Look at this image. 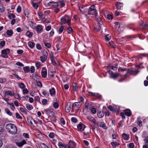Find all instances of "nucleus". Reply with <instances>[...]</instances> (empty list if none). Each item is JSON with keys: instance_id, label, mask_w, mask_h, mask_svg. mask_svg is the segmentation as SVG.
I'll return each instance as SVG.
<instances>
[{"instance_id": "ea45409f", "label": "nucleus", "mask_w": 148, "mask_h": 148, "mask_svg": "<svg viewBox=\"0 0 148 148\" xmlns=\"http://www.w3.org/2000/svg\"><path fill=\"white\" fill-rule=\"evenodd\" d=\"M32 3L33 6L35 9H37L38 8V3L32 2Z\"/></svg>"}, {"instance_id": "0eeeda50", "label": "nucleus", "mask_w": 148, "mask_h": 148, "mask_svg": "<svg viewBox=\"0 0 148 148\" xmlns=\"http://www.w3.org/2000/svg\"><path fill=\"white\" fill-rule=\"evenodd\" d=\"M77 127L80 131L82 132L84 131V129L86 127V126L83 123H81L77 125Z\"/></svg>"}, {"instance_id": "bb28decb", "label": "nucleus", "mask_w": 148, "mask_h": 148, "mask_svg": "<svg viewBox=\"0 0 148 148\" xmlns=\"http://www.w3.org/2000/svg\"><path fill=\"white\" fill-rule=\"evenodd\" d=\"M26 143V141L24 140H23L21 142L18 143V145L19 147H21L22 146L24 145Z\"/></svg>"}, {"instance_id": "6e6d98bb", "label": "nucleus", "mask_w": 148, "mask_h": 148, "mask_svg": "<svg viewBox=\"0 0 148 148\" xmlns=\"http://www.w3.org/2000/svg\"><path fill=\"white\" fill-rule=\"evenodd\" d=\"M49 137L51 138H53L54 136V134L53 132H51L49 135Z\"/></svg>"}, {"instance_id": "8fccbe9b", "label": "nucleus", "mask_w": 148, "mask_h": 148, "mask_svg": "<svg viewBox=\"0 0 148 148\" xmlns=\"http://www.w3.org/2000/svg\"><path fill=\"white\" fill-rule=\"evenodd\" d=\"M15 115L16 116V118L17 119H22V117L19 115V114L18 113H16Z\"/></svg>"}, {"instance_id": "c03bdc74", "label": "nucleus", "mask_w": 148, "mask_h": 148, "mask_svg": "<svg viewBox=\"0 0 148 148\" xmlns=\"http://www.w3.org/2000/svg\"><path fill=\"white\" fill-rule=\"evenodd\" d=\"M15 16L13 14H10L8 16V18L10 19L15 18Z\"/></svg>"}, {"instance_id": "338daca9", "label": "nucleus", "mask_w": 148, "mask_h": 148, "mask_svg": "<svg viewBox=\"0 0 148 148\" xmlns=\"http://www.w3.org/2000/svg\"><path fill=\"white\" fill-rule=\"evenodd\" d=\"M16 64L17 66H24V65L22 63L20 62H17L16 63Z\"/></svg>"}, {"instance_id": "09e8293b", "label": "nucleus", "mask_w": 148, "mask_h": 148, "mask_svg": "<svg viewBox=\"0 0 148 148\" xmlns=\"http://www.w3.org/2000/svg\"><path fill=\"white\" fill-rule=\"evenodd\" d=\"M51 117H52L50 119L51 121L53 122H55L56 121V118L55 115L54 116H52Z\"/></svg>"}, {"instance_id": "9d476101", "label": "nucleus", "mask_w": 148, "mask_h": 148, "mask_svg": "<svg viewBox=\"0 0 148 148\" xmlns=\"http://www.w3.org/2000/svg\"><path fill=\"white\" fill-rule=\"evenodd\" d=\"M28 122L31 125L34 126V123L36 124L35 121L34 120L32 117L29 116L27 118Z\"/></svg>"}, {"instance_id": "6ab92c4d", "label": "nucleus", "mask_w": 148, "mask_h": 148, "mask_svg": "<svg viewBox=\"0 0 148 148\" xmlns=\"http://www.w3.org/2000/svg\"><path fill=\"white\" fill-rule=\"evenodd\" d=\"M58 145L59 148H67L66 146L62 142H59Z\"/></svg>"}, {"instance_id": "f3484780", "label": "nucleus", "mask_w": 148, "mask_h": 148, "mask_svg": "<svg viewBox=\"0 0 148 148\" xmlns=\"http://www.w3.org/2000/svg\"><path fill=\"white\" fill-rule=\"evenodd\" d=\"M81 104V102H74L73 104L72 105L73 107L79 108Z\"/></svg>"}, {"instance_id": "aec40b11", "label": "nucleus", "mask_w": 148, "mask_h": 148, "mask_svg": "<svg viewBox=\"0 0 148 148\" xmlns=\"http://www.w3.org/2000/svg\"><path fill=\"white\" fill-rule=\"evenodd\" d=\"M70 103V102H68L67 104V106L65 108L66 111L67 113L69 112L71 110L70 107H69Z\"/></svg>"}, {"instance_id": "4d7b16f0", "label": "nucleus", "mask_w": 148, "mask_h": 148, "mask_svg": "<svg viewBox=\"0 0 148 148\" xmlns=\"http://www.w3.org/2000/svg\"><path fill=\"white\" fill-rule=\"evenodd\" d=\"M64 28L62 26H61L60 27L59 30V34H61Z\"/></svg>"}, {"instance_id": "a18cd8bd", "label": "nucleus", "mask_w": 148, "mask_h": 148, "mask_svg": "<svg viewBox=\"0 0 148 148\" xmlns=\"http://www.w3.org/2000/svg\"><path fill=\"white\" fill-rule=\"evenodd\" d=\"M53 54L52 53V56L51 57V61L52 63L53 64V65H55L56 63V62L53 58Z\"/></svg>"}, {"instance_id": "c756f323", "label": "nucleus", "mask_w": 148, "mask_h": 148, "mask_svg": "<svg viewBox=\"0 0 148 148\" xmlns=\"http://www.w3.org/2000/svg\"><path fill=\"white\" fill-rule=\"evenodd\" d=\"M6 34L9 36H11L12 35L13 32L11 30H7L6 32Z\"/></svg>"}, {"instance_id": "e433bc0d", "label": "nucleus", "mask_w": 148, "mask_h": 148, "mask_svg": "<svg viewBox=\"0 0 148 148\" xmlns=\"http://www.w3.org/2000/svg\"><path fill=\"white\" fill-rule=\"evenodd\" d=\"M5 42L4 40H3L0 42V48H2L5 45Z\"/></svg>"}, {"instance_id": "4be33fe9", "label": "nucleus", "mask_w": 148, "mask_h": 148, "mask_svg": "<svg viewBox=\"0 0 148 148\" xmlns=\"http://www.w3.org/2000/svg\"><path fill=\"white\" fill-rule=\"evenodd\" d=\"M5 95H9L11 96H13L14 95V92L10 90H9L6 91L5 92Z\"/></svg>"}, {"instance_id": "680f3d73", "label": "nucleus", "mask_w": 148, "mask_h": 148, "mask_svg": "<svg viewBox=\"0 0 148 148\" xmlns=\"http://www.w3.org/2000/svg\"><path fill=\"white\" fill-rule=\"evenodd\" d=\"M111 38V36H109L108 34L106 35L105 36V38L107 40H109Z\"/></svg>"}, {"instance_id": "c9c22d12", "label": "nucleus", "mask_w": 148, "mask_h": 148, "mask_svg": "<svg viewBox=\"0 0 148 148\" xmlns=\"http://www.w3.org/2000/svg\"><path fill=\"white\" fill-rule=\"evenodd\" d=\"M8 104L10 106V108L13 110L14 109V106L13 103H9L8 102Z\"/></svg>"}, {"instance_id": "f8f14e48", "label": "nucleus", "mask_w": 148, "mask_h": 148, "mask_svg": "<svg viewBox=\"0 0 148 148\" xmlns=\"http://www.w3.org/2000/svg\"><path fill=\"white\" fill-rule=\"evenodd\" d=\"M97 124L98 126L101 127L104 129H106L107 128L106 124L103 122H98Z\"/></svg>"}, {"instance_id": "393cba45", "label": "nucleus", "mask_w": 148, "mask_h": 148, "mask_svg": "<svg viewBox=\"0 0 148 148\" xmlns=\"http://www.w3.org/2000/svg\"><path fill=\"white\" fill-rule=\"evenodd\" d=\"M28 45L30 48H33L34 47L35 44L33 42L29 41L28 42Z\"/></svg>"}, {"instance_id": "5701e85b", "label": "nucleus", "mask_w": 148, "mask_h": 148, "mask_svg": "<svg viewBox=\"0 0 148 148\" xmlns=\"http://www.w3.org/2000/svg\"><path fill=\"white\" fill-rule=\"evenodd\" d=\"M137 124L138 125L140 126H141L142 125V123L141 120V118L140 117H138L137 120Z\"/></svg>"}, {"instance_id": "72a5a7b5", "label": "nucleus", "mask_w": 148, "mask_h": 148, "mask_svg": "<svg viewBox=\"0 0 148 148\" xmlns=\"http://www.w3.org/2000/svg\"><path fill=\"white\" fill-rule=\"evenodd\" d=\"M26 107L29 110H31L33 108V107L32 106L27 104L26 105Z\"/></svg>"}, {"instance_id": "f257e3e1", "label": "nucleus", "mask_w": 148, "mask_h": 148, "mask_svg": "<svg viewBox=\"0 0 148 148\" xmlns=\"http://www.w3.org/2000/svg\"><path fill=\"white\" fill-rule=\"evenodd\" d=\"M97 11L94 5H91L89 8V9L88 10L87 14L89 15H95L96 20L98 23V28L95 29V30L98 32L100 31L101 27L103 26V22L101 19V17L99 14V15H97Z\"/></svg>"}, {"instance_id": "4468645a", "label": "nucleus", "mask_w": 148, "mask_h": 148, "mask_svg": "<svg viewBox=\"0 0 148 148\" xmlns=\"http://www.w3.org/2000/svg\"><path fill=\"white\" fill-rule=\"evenodd\" d=\"M41 75L42 77L45 78L47 76V71L45 69H43L41 71Z\"/></svg>"}, {"instance_id": "1a4fd4ad", "label": "nucleus", "mask_w": 148, "mask_h": 148, "mask_svg": "<svg viewBox=\"0 0 148 148\" xmlns=\"http://www.w3.org/2000/svg\"><path fill=\"white\" fill-rule=\"evenodd\" d=\"M80 12L83 14L86 15L87 13L88 9L86 8V6L82 7L79 8Z\"/></svg>"}, {"instance_id": "774afa93", "label": "nucleus", "mask_w": 148, "mask_h": 148, "mask_svg": "<svg viewBox=\"0 0 148 148\" xmlns=\"http://www.w3.org/2000/svg\"><path fill=\"white\" fill-rule=\"evenodd\" d=\"M23 135V136L25 138H28L29 137V135L28 134L26 133H24Z\"/></svg>"}, {"instance_id": "dca6fc26", "label": "nucleus", "mask_w": 148, "mask_h": 148, "mask_svg": "<svg viewBox=\"0 0 148 148\" xmlns=\"http://www.w3.org/2000/svg\"><path fill=\"white\" fill-rule=\"evenodd\" d=\"M116 5L117 8L118 9L121 10L123 9V5L120 2H118L116 3Z\"/></svg>"}, {"instance_id": "a211bd4d", "label": "nucleus", "mask_w": 148, "mask_h": 148, "mask_svg": "<svg viewBox=\"0 0 148 148\" xmlns=\"http://www.w3.org/2000/svg\"><path fill=\"white\" fill-rule=\"evenodd\" d=\"M139 72V71L137 70H130V75H136Z\"/></svg>"}, {"instance_id": "49530a36", "label": "nucleus", "mask_w": 148, "mask_h": 148, "mask_svg": "<svg viewBox=\"0 0 148 148\" xmlns=\"http://www.w3.org/2000/svg\"><path fill=\"white\" fill-rule=\"evenodd\" d=\"M125 114L128 116H130V110H125L124 112Z\"/></svg>"}, {"instance_id": "69168bd1", "label": "nucleus", "mask_w": 148, "mask_h": 148, "mask_svg": "<svg viewBox=\"0 0 148 148\" xmlns=\"http://www.w3.org/2000/svg\"><path fill=\"white\" fill-rule=\"evenodd\" d=\"M4 7L2 6H0V12H4Z\"/></svg>"}, {"instance_id": "37998d69", "label": "nucleus", "mask_w": 148, "mask_h": 148, "mask_svg": "<svg viewBox=\"0 0 148 148\" xmlns=\"http://www.w3.org/2000/svg\"><path fill=\"white\" fill-rule=\"evenodd\" d=\"M6 79L4 78H0V83H4L6 82Z\"/></svg>"}, {"instance_id": "bf43d9fd", "label": "nucleus", "mask_w": 148, "mask_h": 148, "mask_svg": "<svg viewBox=\"0 0 148 148\" xmlns=\"http://www.w3.org/2000/svg\"><path fill=\"white\" fill-rule=\"evenodd\" d=\"M21 7L20 6H18L17 8L16 11L18 13H20L21 12Z\"/></svg>"}, {"instance_id": "4c0bfd02", "label": "nucleus", "mask_w": 148, "mask_h": 148, "mask_svg": "<svg viewBox=\"0 0 148 148\" xmlns=\"http://www.w3.org/2000/svg\"><path fill=\"white\" fill-rule=\"evenodd\" d=\"M53 105L55 109H57L59 107V104L58 102H53Z\"/></svg>"}, {"instance_id": "6e6552de", "label": "nucleus", "mask_w": 148, "mask_h": 148, "mask_svg": "<svg viewBox=\"0 0 148 148\" xmlns=\"http://www.w3.org/2000/svg\"><path fill=\"white\" fill-rule=\"evenodd\" d=\"M68 148H75L76 145L75 142L72 141H70L69 144L67 145Z\"/></svg>"}, {"instance_id": "20e7f679", "label": "nucleus", "mask_w": 148, "mask_h": 148, "mask_svg": "<svg viewBox=\"0 0 148 148\" xmlns=\"http://www.w3.org/2000/svg\"><path fill=\"white\" fill-rule=\"evenodd\" d=\"M10 53V50L8 49L3 50L1 51V56L3 58H8V54Z\"/></svg>"}, {"instance_id": "e2e57ef3", "label": "nucleus", "mask_w": 148, "mask_h": 148, "mask_svg": "<svg viewBox=\"0 0 148 148\" xmlns=\"http://www.w3.org/2000/svg\"><path fill=\"white\" fill-rule=\"evenodd\" d=\"M91 111L93 114H95L96 112V110L95 108H92L91 109Z\"/></svg>"}, {"instance_id": "13d9d810", "label": "nucleus", "mask_w": 148, "mask_h": 148, "mask_svg": "<svg viewBox=\"0 0 148 148\" xmlns=\"http://www.w3.org/2000/svg\"><path fill=\"white\" fill-rule=\"evenodd\" d=\"M44 45L45 47L48 48H49L51 47V45L49 43H44Z\"/></svg>"}, {"instance_id": "9b49d317", "label": "nucleus", "mask_w": 148, "mask_h": 148, "mask_svg": "<svg viewBox=\"0 0 148 148\" xmlns=\"http://www.w3.org/2000/svg\"><path fill=\"white\" fill-rule=\"evenodd\" d=\"M48 5L49 6L53 7L54 8H56L58 6V4L57 2L51 1L49 2Z\"/></svg>"}, {"instance_id": "a878e982", "label": "nucleus", "mask_w": 148, "mask_h": 148, "mask_svg": "<svg viewBox=\"0 0 148 148\" xmlns=\"http://www.w3.org/2000/svg\"><path fill=\"white\" fill-rule=\"evenodd\" d=\"M98 116L99 118H101L104 116V113L103 112L99 111L97 113Z\"/></svg>"}, {"instance_id": "603ef678", "label": "nucleus", "mask_w": 148, "mask_h": 148, "mask_svg": "<svg viewBox=\"0 0 148 148\" xmlns=\"http://www.w3.org/2000/svg\"><path fill=\"white\" fill-rule=\"evenodd\" d=\"M19 86L20 88L22 89H23L25 87L24 84L22 83H20L19 84Z\"/></svg>"}, {"instance_id": "0e129e2a", "label": "nucleus", "mask_w": 148, "mask_h": 148, "mask_svg": "<svg viewBox=\"0 0 148 148\" xmlns=\"http://www.w3.org/2000/svg\"><path fill=\"white\" fill-rule=\"evenodd\" d=\"M105 114L106 116H110V113L109 111H108L105 112Z\"/></svg>"}, {"instance_id": "2eb2a0df", "label": "nucleus", "mask_w": 148, "mask_h": 148, "mask_svg": "<svg viewBox=\"0 0 148 148\" xmlns=\"http://www.w3.org/2000/svg\"><path fill=\"white\" fill-rule=\"evenodd\" d=\"M87 119L90 121L95 124H96V120L93 117L90 116H87Z\"/></svg>"}, {"instance_id": "052dcab7", "label": "nucleus", "mask_w": 148, "mask_h": 148, "mask_svg": "<svg viewBox=\"0 0 148 148\" xmlns=\"http://www.w3.org/2000/svg\"><path fill=\"white\" fill-rule=\"evenodd\" d=\"M59 3H60V6L63 7L65 5L63 1H59Z\"/></svg>"}, {"instance_id": "7ed1b4c3", "label": "nucleus", "mask_w": 148, "mask_h": 148, "mask_svg": "<svg viewBox=\"0 0 148 148\" xmlns=\"http://www.w3.org/2000/svg\"><path fill=\"white\" fill-rule=\"evenodd\" d=\"M44 111L48 116L51 117L55 115V111L53 109H45Z\"/></svg>"}, {"instance_id": "a19ab883", "label": "nucleus", "mask_w": 148, "mask_h": 148, "mask_svg": "<svg viewBox=\"0 0 148 148\" xmlns=\"http://www.w3.org/2000/svg\"><path fill=\"white\" fill-rule=\"evenodd\" d=\"M23 70L25 73H27L29 71V68L28 66L24 67L23 68Z\"/></svg>"}, {"instance_id": "39448f33", "label": "nucleus", "mask_w": 148, "mask_h": 148, "mask_svg": "<svg viewBox=\"0 0 148 148\" xmlns=\"http://www.w3.org/2000/svg\"><path fill=\"white\" fill-rule=\"evenodd\" d=\"M114 24L116 27L119 29L121 31H123L124 30V25L122 23L116 22Z\"/></svg>"}, {"instance_id": "5fc2aeb1", "label": "nucleus", "mask_w": 148, "mask_h": 148, "mask_svg": "<svg viewBox=\"0 0 148 148\" xmlns=\"http://www.w3.org/2000/svg\"><path fill=\"white\" fill-rule=\"evenodd\" d=\"M106 16H107L108 19L109 20H111L112 18V16L111 14H107Z\"/></svg>"}, {"instance_id": "423d86ee", "label": "nucleus", "mask_w": 148, "mask_h": 148, "mask_svg": "<svg viewBox=\"0 0 148 148\" xmlns=\"http://www.w3.org/2000/svg\"><path fill=\"white\" fill-rule=\"evenodd\" d=\"M44 53L43 56H41L40 57L41 61L42 63L44 62L46 60L48 55V53L47 51H45L44 52Z\"/></svg>"}, {"instance_id": "cd10ccee", "label": "nucleus", "mask_w": 148, "mask_h": 148, "mask_svg": "<svg viewBox=\"0 0 148 148\" xmlns=\"http://www.w3.org/2000/svg\"><path fill=\"white\" fill-rule=\"evenodd\" d=\"M40 148H49L45 144L41 143L39 145Z\"/></svg>"}, {"instance_id": "412c9836", "label": "nucleus", "mask_w": 148, "mask_h": 148, "mask_svg": "<svg viewBox=\"0 0 148 148\" xmlns=\"http://www.w3.org/2000/svg\"><path fill=\"white\" fill-rule=\"evenodd\" d=\"M119 73H116L114 74L112 76H110V77L114 79H116L120 76Z\"/></svg>"}, {"instance_id": "79ce46f5", "label": "nucleus", "mask_w": 148, "mask_h": 148, "mask_svg": "<svg viewBox=\"0 0 148 148\" xmlns=\"http://www.w3.org/2000/svg\"><path fill=\"white\" fill-rule=\"evenodd\" d=\"M33 33L29 31H27L26 33V36L28 37H30L32 36Z\"/></svg>"}, {"instance_id": "473e14b6", "label": "nucleus", "mask_w": 148, "mask_h": 148, "mask_svg": "<svg viewBox=\"0 0 148 148\" xmlns=\"http://www.w3.org/2000/svg\"><path fill=\"white\" fill-rule=\"evenodd\" d=\"M51 95H54L55 93V91L54 88H52L49 91Z\"/></svg>"}, {"instance_id": "7c9ffc66", "label": "nucleus", "mask_w": 148, "mask_h": 148, "mask_svg": "<svg viewBox=\"0 0 148 148\" xmlns=\"http://www.w3.org/2000/svg\"><path fill=\"white\" fill-rule=\"evenodd\" d=\"M111 144L114 147H115L117 145H119V143L116 142H113L111 143Z\"/></svg>"}, {"instance_id": "58836bf2", "label": "nucleus", "mask_w": 148, "mask_h": 148, "mask_svg": "<svg viewBox=\"0 0 148 148\" xmlns=\"http://www.w3.org/2000/svg\"><path fill=\"white\" fill-rule=\"evenodd\" d=\"M5 111L6 112L7 114L10 116L12 115L11 112H10V110L7 108H6L5 109Z\"/></svg>"}, {"instance_id": "3c124183", "label": "nucleus", "mask_w": 148, "mask_h": 148, "mask_svg": "<svg viewBox=\"0 0 148 148\" xmlns=\"http://www.w3.org/2000/svg\"><path fill=\"white\" fill-rule=\"evenodd\" d=\"M73 31V29H72V28L70 27H69L67 29V32L69 33H70Z\"/></svg>"}, {"instance_id": "de8ad7c7", "label": "nucleus", "mask_w": 148, "mask_h": 148, "mask_svg": "<svg viewBox=\"0 0 148 148\" xmlns=\"http://www.w3.org/2000/svg\"><path fill=\"white\" fill-rule=\"evenodd\" d=\"M60 21L61 23L63 24H64L66 22V19L64 18V16L61 18Z\"/></svg>"}, {"instance_id": "b1692460", "label": "nucleus", "mask_w": 148, "mask_h": 148, "mask_svg": "<svg viewBox=\"0 0 148 148\" xmlns=\"http://www.w3.org/2000/svg\"><path fill=\"white\" fill-rule=\"evenodd\" d=\"M123 138L125 140H127L129 138V135L123 133L122 134Z\"/></svg>"}, {"instance_id": "ddd939ff", "label": "nucleus", "mask_w": 148, "mask_h": 148, "mask_svg": "<svg viewBox=\"0 0 148 148\" xmlns=\"http://www.w3.org/2000/svg\"><path fill=\"white\" fill-rule=\"evenodd\" d=\"M37 33L38 34L40 33L41 32L43 29V27L41 25H37L35 28Z\"/></svg>"}, {"instance_id": "f704fd0d", "label": "nucleus", "mask_w": 148, "mask_h": 148, "mask_svg": "<svg viewBox=\"0 0 148 148\" xmlns=\"http://www.w3.org/2000/svg\"><path fill=\"white\" fill-rule=\"evenodd\" d=\"M74 89L75 91H77L78 89V86L76 83H73V84Z\"/></svg>"}, {"instance_id": "864d4df0", "label": "nucleus", "mask_w": 148, "mask_h": 148, "mask_svg": "<svg viewBox=\"0 0 148 148\" xmlns=\"http://www.w3.org/2000/svg\"><path fill=\"white\" fill-rule=\"evenodd\" d=\"M71 121L72 122L74 123H76L77 121V119L75 117H72L71 118Z\"/></svg>"}, {"instance_id": "2f4dec72", "label": "nucleus", "mask_w": 148, "mask_h": 148, "mask_svg": "<svg viewBox=\"0 0 148 148\" xmlns=\"http://www.w3.org/2000/svg\"><path fill=\"white\" fill-rule=\"evenodd\" d=\"M20 110L21 112L23 113L24 114H27V111L25 108H20Z\"/></svg>"}, {"instance_id": "c85d7f7f", "label": "nucleus", "mask_w": 148, "mask_h": 148, "mask_svg": "<svg viewBox=\"0 0 148 148\" xmlns=\"http://www.w3.org/2000/svg\"><path fill=\"white\" fill-rule=\"evenodd\" d=\"M108 108L112 112H115L114 106H112L110 105L108 107Z\"/></svg>"}, {"instance_id": "f03ea898", "label": "nucleus", "mask_w": 148, "mask_h": 148, "mask_svg": "<svg viewBox=\"0 0 148 148\" xmlns=\"http://www.w3.org/2000/svg\"><path fill=\"white\" fill-rule=\"evenodd\" d=\"M5 128L7 131L10 134H15L17 133V129L16 125L12 123L6 125Z\"/></svg>"}]
</instances>
